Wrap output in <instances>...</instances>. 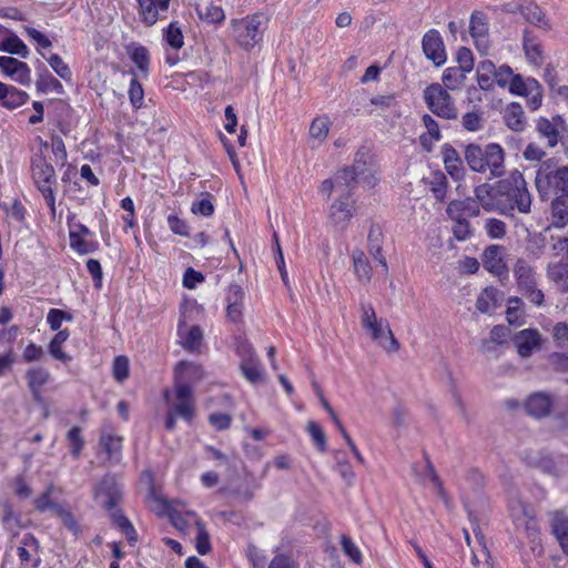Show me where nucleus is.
Returning <instances> with one entry per match:
<instances>
[{"mask_svg": "<svg viewBox=\"0 0 568 568\" xmlns=\"http://www.w3.org/2000/svg\"><path fill=\"white\" fill-rule=\"evenodd\" d=\"M430 191L434 193V196L438 201H444L446 196L447 189V179L442 172H437L433 174V178L429 182Z\"/></svg>", "mask_w": 568, "mask_h": 568, "instance_id": "52", "label": "nucleus"}, {"mask_svg": "<svg viewBox=\"0 0 568 568\" xmlns=\"http://www.w3.org/2000/svg\"><path fill=\"white\" fill-rule=\"evenodd\" d=\"M361 325L369 337L387 353H397L400 344L386 318L377 317L369 302H359Z\"/></svg>", "mask_w": 568, "mask_h": 568, "instance_id": "4", "label": "nucleus"}, {"mask_svg": "<svg viewBox=\"0 0 568 568\" xmlns=\"http://www.w3.org/2000/svg\"><path fill=\"white\" fill-rule=\"evenodd\" d=\"M53 489V485H49L44 493L34 499V507L37 510L43 513L48 509H51L53 510V513H55L57 508H59L60 505L53 503L50 499Z\"/></svg>", "mask_w": 568, "mask_h": 568, "instance_id": "53", "label": "nucleus"}, {"mask_svg": "<svg viewBox=\"0 0 568 568\" xmlns=\"http://www.w3.org/2000/svg\"><path fill=\"white\" fill-rule=\"evenodd\" d=\"M189 516L194 518L196 527V550L200 555H206L211 551L210 535L205 528L204 523L196 516L195 513H187Z\"/></svg>", "mask_w": 568, "mask_h": 568, "instance_id": "32", "label": "nucleus"}, {"mask_svg": "<svg viewBox=\"0 0 568 568\" xmlns=\"http://www.w3.org/2000/svg\"><path fill=\"white\" fill-rule=\"evenodd\" d=\"M0 520L2 526L8 531H11L13 535L18 532V529L21 527L20 518L14 514L13 507L10 501L1 500L0 501Z\"/></svg>", "mask_w": 568, "mask_h": 568, "instance_id": "30", "label": "nucleus"}, {"mask_svg": "<svg viewBox=\"0 0 568 568\" xmlns=\"http://www.w3.org/2000/svg\"><path fill=\"white\" fill-rule=\"evenodd\" d=\"M443 159L445 169L450 174V176L455 180L462 179L465 172L463 161L458 152L452 145H444Z\"/></svg>", "mask_w": 568, "mask_h": 568, "instance_id": "22", "label": "nucleus"}, {"mask_svg": "<svg viewBox=\"0 0 568 568\" xmlns=\"http://www.w3.org/2000/svg\"><path fill=\"white\" fill-rule=\"evenodd\" d=\"M423 51L425 55L432 60L437 67L446 61V52L442 37L437 30L427 31L422 41Z\"/></svg>", "mask_w": 568, "mask_h": 568, "instance_id": "13", "label": "nucleus"}, {"mask_svg": "<svg viewBox=\"0 0 568 568\" xmlns=\"http://www.w3.org/2000/svg\"><path fill=\"white\" fill-rule=\"evenodd\" d=\"M488 30L489 29L486 16L483 12H474L470 16L469 33L474 39L476 49L483 55H486L489 49Z\"/></svg>", "mask_w": 568, "mask_h": 568, "instance_id": "11", "label": "nucleus"}, {"mask_svg": "<svg viewBox=\"0 0 568 568\" xmlns=\"http://www.w3.org/2000/svg\"><path fill=\"white\" fill-rule=\"evenodd\" d=\"M513 272L520 293L537 285L536 272L527 260L518 258Z\"/></svg>", "mask_w": 568, "mask_h": 568, "instance_id": "18", "label": "nucleus"}, {"mask_svg": "<svg viewBox=\"0 0 568 568\" xmlns=\"http://www.w3.org/2000/svg\"><path fill=\"white\" fill-rule=\"evenodd\" d=\"M243 375L252 383H260L264 379L263 372L257 357L241 361Z\"/></svg>", "mask_w": 568, "mask_h": 568, "instance_id": "37", "label": "nucleus"}, {"mask_svg": "<svg viewBox=\"0 0 568 568\" xmlns=\"http://www.w3.org/2000/svg\"><path fill=\"white\" fill-rule=\"evenodd\" d=\"M306 429L315 443L320 452L324 453L327 450L326 436L322 427L314 420L307 423Z\"/></svg>", "mask_w": 568, "mask_h": 568, "instance_id": "49", "label": "nucleus"}, {"mask_svg": "<svg viewBox=\"0 0 568 568\" xmlns=\"http://www.w3.org/2000/svg\"><path fill=\"white\" fill-rule=\"evenodd\" d=\"M196 12L201 20L207 23H221L225 19L224 11L221 7L215 4L199 6Z\"/></svg>", "mask_w": 568, "mask_h": 568, "instance_id": "36", "label": "nucleus"}, {"mask_svg": "<svg viewBox=\"0 0 568 568\" xmlns=\"http://www.w3.org/2000/svg\"><path fill=\"white\" fill-rule=\"evenodd\" d=\"M519 12L525 20L531 24L541 27L545 20V14L541 9L534 2H528L519 7Z\"/></svg>", "mask_w": 568, "mask_h": 568, "instance_id": "42", "label": "nucleus"}, {"mask_svg": "<svg viewBox=\"0 0 568 568\" xmlns=\"http://www.w3.org/2000/svg\"><path fill=\"white\" fill-rule=\"evenodd\" d=\"M354 211V202H349L346 196H341L331 205L329 219L336 227L345 230Z\"/></svg>", "mask_w": 568, "mask_h": 568, "instance_id": "16", "label": "nucleus"}, {"mask_svg": "<svg viewBox=\"0 0 568 568\" xmlns=\"http://www.w3.org/2000/svg\"><path fill=\"white\" fill-rule=\"evenodd\" d=\"M464 156L468 166L475 172L484 173L489 170L494 178L504 174L505 153L497 143H489L484 149L470 143L465 146Z\"/></svg>", "mask_w": 568, "mask_h": 568, "instance_id": "5", "label": "nucleus"}, {"mask_svg": "<svg viewBox=\"0 0 568 568\" xmlns=\"http://www.w3.org/2000/svg\"><path fill=\"white\" fill-rule=\"evenodd\" d=\"M555 405V396L546 392H536L527 397L524 407L525 412L537 419L550 415Z\"/></svg>", "mask_w": 568, "mask_h": 568, "instance_id": "10", "label": "nucleus"}, {"mask_svg": "<svg viewBox=\"0 0 568 568\" xmlns=\"http://www.w3.org/2000/svg\"><path fill=\"white\" fill-rule=\"evenodd\" d=\"M505 248L501 245H489L486 247L483 254L484 267L497 275L507 276L508 268L504 261Z\"/></svg>", "mask_w": 568, "mask_h": 568, "instance_id": "14", "label": "nucleus"}, {"mask_svg": "<svg viewBox=\"0 0 568 568\" xmlns=\"http://www.w3.org/2000/svg\"><path fill=\"white\" fill-rule=\"evenodd\" d=\"M551 224L562 229L568 224V196L551 197Z\"/></svg>", "mask_w": 568, "mask_h": 568, "instance_id": "27", "label": "nucleus"}, {"mask_svg": "<svg viewBox=\"0 0 568 568\" xmlns=\"http://www.w3.org/2000/svg\"><path fill=\"white\" fill-rule=\"evenodd\" d=\"M462 125L465 130L476 132L483 129L484 113L480 110L467 112L462 118Z\"/></svg>", "mask_w": 568, "mask_h": 568, "instance_id": "47", "label": "nucleus"}, {"mask_svg": "<svg viewBox=\"0 0 568 568\" xmlns=\"http://www.w3.org/2000/svg\"><path fill=\"white\" fill-rule=\"evenodd\" d=\"M358 175L359 174L356 173V170L354 171L349 166H346L334 174L333 178L336 183V190L341 192V196H351Z\"/></svg>", "mask_w": 568, "mask_h": 568, "instance_id": "24", "label": "nucleus"}, {"mask_svg": "<svg viewBox=\"0 0 568 568\" xmlns=\"http://www.w3.org/2000/svg\"><path fill=\"white\" fill-rule=\"evenodd\" d=\"M509 306L506 311L507 322L511 325H521L524 323V312L521 310V300L519 297H509Z\"/></svg>", "mask_w": 568, "mask_h": 568, "instance_id": "45", "label": "nucleus"}, {"mask_svg": "<svg viewBox=\"0 0 568 568\" xmlns=\"http://www.w3.org/2000/svg\"><path fill=\"white\" fill-rule=\"evenodd\" d=\"M68 329L59 331L49 344V353L51 356L62 363L71 361V356L62 351V344L69 338Z\"/></svg>", "mask_w": 568, "mask_h": 568, "instance_id": "33", "label": "nucleus"}, {"mask_svg": "<svg viewBox=\"0 0 568 568\" xmlns=\"http://www.w3.org/2000/svg\"><path fill=\"white\" fill-rule=\"evenodd\" d=\"M545 248L546 239L541 234L535 235L528 241L527 252L535 260H538L542 256Z\"/></svg>", "mask_w": 568, "mask_h": 568, "instance_id": "56", "label": "nucleus"}, {"mask_svg": "<svg viewBox=\"0 0 568 568\" xmlns=\"http://www.w3.org/2000/svg\"><path fill=\"white\" fill-rule=\"evenodd\" d=\"M50 373L42 366L31 367L26 373L29 388H41L50 381Z\"/></svg>", "mask_w": 568, "mask_h": 568, "instance_id": "39", "label": "nucleus"}, {"mask_svg": "<svg viewBox=\"0 0 568 568\" xmlns=\"http://www.w3.org/2000/svg\"><path fill=\"white\" fill-rule=\"evenodd\" d=\"M500 297V292L494 287H486L477 297L476 307L481 313H487L491 307H496Z\"/></svg>", "mask_w": 568, "mask_h": 568, "instance_id": "35", "label": "nucleus"}, {"mask_svg": "<svg viewBox=\"0 0 568 568\" xmlns=\"http://www.w3.org/2000/svg\"><path fill=\"white\" fill-rule=\"evenodd\" d=\"M48 62L50 67L53 69V71L64 81H71L72 79V72L67 63L62 60V58L59 54H51L50 58H48Z\"/></svg>", "mask_w": 568, "mask_h": 568, "instance_id": "51", "label": "nucleus"}, {"mask_svg": "<svg viewBox=\"0 0 568 568\" xmlns=\"http://www.w3.org/2000/svg\"><path fill=\"white\" fill-rule=\"evenodd\" d=\"M166 42L173 49H181L184 44V38L178 22H171L164 33Z\"/></svg>", "mask_w": 568, "mask_h": 568, "instance_id": "50", "label": "nucleus"}, {"mask_svg": "<svg viewBox=\"0 0 568 568\" xmlns=\"http://www.w3.org/2000/svg\"><path fill=\"white\" fill-rule=\"evenodd\" d=\"M178 335L181 346L187 352H200L203 342V331L199 325L186 326L185 322L180 320Z\"/></svg>", "mask_w": 568, "mask_h": 568, "instance_id": "15", "label": "nucleus"}, {"mask_svg": "<svg viewBox=\"0 0 568 568\" xmlns=\"http://www.w3.org/2000/svg\"><path fill=\"white\" fill-rule=\"evenodd\" d=\"M140 8V17L146 26H153L160 19V10L155 0H136Z\"/></svg>", "mask_w": 568, "mask_h": 568, "instance_id": "34", "label": "nucleus"}, {"mask_svg": "<svg viewBox=\"0 0 568 568\" xmlns=\"http://www.w3.org/2000/svg\"><path fill=\"white\" fill-rule=\"evenodd\" d=\"M112 373L115 381L124 382L129 377V359L126 356H116L112 364Z\"/></svg>", "mask_w": 568, "mask_h": 568, "instance_id": "54", "label": "nucleus"}, {"mask_svg": "<svg viewBox=\"0 0 568 568\" xmlns=\"http://www.w3.org/2000/svg\"><path fill=\"white\" fill-rule=\"evenodd\" d=\"M455 223L453 225V234L456 240L465 241L470 237L471 230L470 225L466 217L459 220H453Z\"/></svg>", "mask_w": 568, "mask_h": 568, "instance_id": "63", "label": "nucleus"}, {"mask_svg": "<svg viewBox=\"0 0 568 568\" xmlns=\"http://www.w3.org/2000/svg\"><path fill=\"white\" fill-rule=\"evenodd\" d=\"M352 258L357 281L362 284H368L372 280L373 268L366 254L357 248L352 252Z\"/></svg>", "mask_w": 568, "mask_h": 568, "instance_id": "23", "label": "nucleus"}, {"mask_svg": "<svg viewBox=\"0 0 568 568\" xmlns=\"http://www.w3.org/2000/svg\"><path fill=\"white\" fill-rule=\"evenodd\" d=\"M523 49L529 63L537 67L542 64L544 50L541 43L529 30L524 31Z\"/></svg>", "mask_w": 568, "mask_h": 568, "instance_id": "20", "label": "nucleus"}, {"mask_svg": "<svg viewBox=\"0 0 568 568\" xmlns=\"http://www.w3.org/2000/svg\"><path fill=\"white\" fill-rule=\"evenodd\" d=\"M514 343L521 357H529L540 346L541 336L537 329L526 328L515 335Z\"/></svg>", "mask_w": 568, "mask_h": 568, "instance_id": "19", "label": "nucleus"}, {"mask_svg": "<svg viewBox=\"0 0 568 568\" xmlns=\"http://www.w3.org/2000/svg\"><path fill=\"white\" fill-rule=\"evenodd\" d=\"M329 130V121L327 118H316L313 120L310 126V135L311 138L317 140L318 142H323Z\"/></svg>", "mask_w": 568, "mask_h": 568, "instance_id": "48", "label": "nucleus"}, {"mask_svg": "<svg viewBox=\"0 0 568 568\" xmlns=\"http://www.w3.org/2000/svg\"><path fill=\"white\" fill-rule=\"evenodd\" d=\"M485 230L491 239H503L506 235V224L498 219L486 220Z\"/></svg>", "mask_w": 568, "mask_h": 568, "instance_id": "59", "label": "nucleus"}, {"mask_svg": "<svg viewBox=\"0 0 568 568\" xmlns=\"http://www.w3.org/2000/svg\"><path fill=\"white\" fill-rule=\"evenodd\" d=\"M383 231L378 224L372 223L367 235V250L375 261L382 266L385 274L388 273V264L383 254Z\"/></svg>", "mask_w": 568, "mask_h": 568, "instance_id": "17", "label": "nucleus"}, {"mask_svg": "<svg viewBox=\"0 0 568 568\" xmlns=\"http://www.w3.org/2000/svg\"><path fill=\"white\" fill-rule=\"evenodd\" d=\"M547 277L561 292H568V261H558L547 265Z\"/></svg>", "mask_w": 568, "mask_h": 568, "instance_id": "21", "label": "nucleus"}, {"mask_svg": "<svg viewBox=\"0 0 568 568\" xmlns=\"http://www.w3.org/2000/svg\"><path fill=\"white\" fill-rule=\"evenodd\" d=\"M0 50L11 54H17L23 59L29 55L27 45L18 36L13 33H10V36L2 41Z\"/></svg>", "mask_w": 568, "mask_h": 568, "instance_id": "38", "label": "nucleus"}, {"mask_svg": "<svg viewBox=\"0 0 568 568\" xmlns=\"http://www.w3.org/2000/svg\"><path fill=\"white\" fill-rule=\"evenodd\" d=\"M176 403L173 405V410L178 416L186 422H192L194 416V403L192 397V387L189 384L178 382L175 384Z\"/></svg>", "mask_w": 568, "mask_h": 568, "instance_id": "12", "label": "nucleus"}, {"mask_svg": "<svg viewBox=\"0 0 568 568\" xmlns=\"http://www.w3.org/2000/svg\"><path fill=\"white\" fill-rule=\"evenodd\" d=\"M230 24L236 44L245 51H251L263 40L267 18L257 12L241 19H232Z\"/></svg>", "mask_w": 568, "mask_h": 568, "instance_id": "6", "label": "nucleus"}, {"mask_svg": "<svg viewBox=\"0 0 568 568\" xmlns=\"http://www.w3.org/2000/svg\"><path fill=\"white\" fill-rule=\"evenodd\" d=\"M427 108L437 116L454 120L457 109L452 95L439 83L429 84L423 93Z\"/></svg>", "mask_w": 568, "mask_h": 568, "instance_id": "8", "label": "nucleus"}, {"mask_svg": "<svg viewBox=\"0 0 568 568\" xmlns=\"http://www.w3.org/2000/svg\"><path fill=\"white\" fill-rule=\"evenodd\" d=\"M566 129L565 121L559 115L551 119L539 118L536 121V131L541 139H546L548 148H555L562 139L561 133Z\"/></svg>", "mask_w": 568, "mask_h": 568, "instance_id": "9", "label": "nucleus"}, {"mask_svg": "<svg viewBox=\"0 0 568 568\" xmlns=\"http://www.w3.org/2000/svg\"><path fill=\"white\" fill-rule=\"evenodd\" d=\"M28 98L29 95L24 91L18 90L12 85H8L7 92L3 94L1 101L3 106L8 109H16L22 105Z\"/></svg>", "mask_w": 568, "mask_h": 568, "instance_id": "41", "label": "nucleus"}, {"mask_svg": "<svg viewBox=\"0 0 568 568\" xmlns=\"http://www.w3.org/2000/svg\"><path fill=\"white\" fill-rule=\"evenodd\" d=\"M95 499L110 513L112 523L125 535L130 542L136 541V531L131 521L116 508L122 499V486L115 476L103 477L95 490Z\"/></svg>", "mask_w": 568, "mask_h": 568, "instance_id": "2", "label": "nucleus"}, {"mask_svg": "<svg viewBox=\"0 0 568 568\" xmlns=\"http://www.w3.org/2000/svg\"><path fill=\"white\" fill-rule=\"evenodd\" d=\"M341 545L344 554L348 556L355 564L362 562V552L349 537L343 535L341 538Z\"/></svg>", "mask_w": 568, "mask_h": 568, "instance_id": "60", "label": "nucleus"}, {"mask_svg": "<svg viewBox=\"0 0 568 568\" xmlns=\"http://www.w3.org/2000/svg\"><path fill=\"white\" fill-rule=\"evenodd\" d=\"M466 80V72L457 67L447 68L443 73V82L450 90L460 89Z\"/></svg>", "mask_w": 568, "mask_h": 568, "instance_id": "40", "label": "nucleus"}, {"mask_svg": "<svg viewBox=\"0 0 568 568\" xmlns=\"http://www.w3.org/2000/svg\"><path fill=\"white\" fill-rule=\"evenodd\" d=\"M477 204L479 203L485 211H497L496 184H480L475 189Z\"/></svg>", "mask_w": 568, "mask_h": 568, "instance_id": "28", "label": "nucleus"}, {"mask_svg": "<svg viewBox=\"0 0 568 568\" xmlns=\"http://www.w3.org/2000/svg\"><path fill=\"white\" fill-rule=\"evenodd\" d=\"M129 98L134 108H140L143 102L144 91L141 83L133 78L130 83Z\"/></svg>", "mask_w": 568, "mask_h": 568, "instance_id": "64", "label": "nucleus"}, {"mask_svg": "<svg viewBox=\"0 0 568 568\" xmlns=\"http://www.w3.org/2000/svg\"><path fill=\"white\" fill-rule=\"evenodd\" d=\"M497 212L513 216L515 209L519 213L528 214L531 210V195L524 175L514 170L509 175L496 183Z\"/></svg>", "mask_w": 568, "mask_h": 568, "instance_id": "1", "label": "nucleus"}, {"mask_svg": "<svg viewBox=\"0 0 568 568\" xmlns=\"http://www.w3.org/2000/svg\"><path fill=\"white\" fill-rule=\"evenodd\" d=\"M457 62L460 70L466 73L470 72L474 68V57L468 48L462 47L457 51Z\"/></svg>", "mask_w": 568, "mask_h": 568, "instance_id": "62", "label": "nucleus"}, {"mask_svg": "<svg viewBox=\"0 0 568 568\" xmlns=\"http://www.w3.org/2000/svg\"><path fill=\"white\" fill-rule=\"evenodd\" d=\"M505 124L515 132L524 131L526 126V118L524 110L518 103H510L504 112Z\"/></svg>", "mask_w": 568, "mask_h": 568, "instance_id": "26", "label": "nucleus"}, {"mask_svg": "<svg viewBox=\"0 0 568 568\" xmlns=\"http://www.w3.org/2000/svg\"><path fill=\"white\" fill-rule=\"evenodd\" d=\"M31 171L33 181L38 190L43 195L45 203L51 209L52 213L55 212V194L54 186L57 185V175L54 168L49 163L43 154L36 153L31 159Z\"/></svg>", "mask_w": 568, "mask_h": 568, "instance_id": "7", "label": "nucleus"}, {"mask_svg": "<svg viewBox=\"0 0 568 568\" xmlns=\"http://www.w3.org/2000/svg\"><path fill=\"white\" fill-rule=\"evenodd\" d=\"M71 314L58 308H51L47 315V322L52 331H61L62 321H71Z\"/></svg>", "mask_w": 568, "mask_h": 568, "instance_id": "58", "label": "nucleus"}, {"mask_svg": "<svg viewBox=\"0 0 568 568\" xmlns=\"http://www.w3.org/2000/svg\"><path fill=\"white\" fill-rule=\"evenodd\" d=\"M126 51L130 59L134 62L142 75L146 77L150 65L149 50L141 44L131 43L128 45Z\"/></svg>", "mask_w": 568, "mask_h": 568, "instance_id": "29", "label": "nucleus"}, {"mask_svg": "<svg viewBox=\"0 0 568 568\" xmlns=\"http://www.w3.org/2000/svg\"><path fill=\"white\" fill-rule=\"evenodd\" d=\"M204 375L202 367L191 362H180L175 367V384L182 382L189 384V382H197Z\"/></svg>", "mask_w": 568, "mask_h": 568, "instance_id": "25", "label": "nucleus"}, {"mask_svg": "<svg viewBox=\"0 0 568 568\" xmlns=\"http://www.w3.org/2000/svg\"><path fill=\"white\" fill-rule=\"evenodd\" d=\"M122 438L120 436H113L111 434L103 433L100 438V445L108 454L109 458L118 457L121 450Z\"/></svg>", "mask_w": 568, "mask_h": 568, "instance_id": "46", "label": "nucleus"}, {"mask_svg": "<svg viewBox=\"0 0 568 568\" xmlns=\"http://www.w3.org/2000/svg\"><path fill=\"white\" fill-rule=\"evenodd\" d=\"M191 211L194 214H201L203 216H211L214 212V206L211 201V195L209 193H206L204 197L194 202L192 204Z\"/></svg>", "mask_w": 568, "mask_h": 568, "instance_id": "61", "label": "nucleus"}, {"mask_svg": "<svg viewBox=\"0 0 568 568\" xmlns=\"http://www.w3.org/2000/svg\"><path fill=\"white\" fill-rule=\"evenodd\" d=\"M81 432H82V429L79 426H74L67 434V438L72 446L71 454L75 458L79 457L80 452L84 445V440L81 436Z\"/></svg>", "mask_w": 568, "mask_h": 568, "instance_id": "57", "label": "nucleus"}, {"mask_svg": "<svg viewBox=\"0 0 568 568\" xmlns=\"http://www.w3.org/2000/svg\"><path fill=\"white\" fill-rule=\"evenodd\" d=\"M551 527L562 550L568 555V519L561 516H556Z\"/></svg>", "mask_w": 568, "mask_h": 568, "instance_id": "43", "label": "nucleus"}, {"mask_svg": "<svg viewBox=\"0 0 568 568\" xmlns=\"http://www.w3.org/2000/svg\"><path fill=\"white\" fill-rule=\"evenodd\" d=\"M535 186L540 200L568 196V165L555 159L542 161L536 172Z\"/></svg>", "mask_w": 568, "mask_h": 568, "instance_id": "3", "label": "nucleus"}, {"mask_svg": "<svg viewBox=\"0 0 568 568\" xmlns=\"http://www.w3.org/2000/svg\"><path fill=\"white\" fill-rule=\"evenodd\" d=\"M497 69L493 61H481L477 67V82L480 89L489 90L493 88Z\"/></svg>", "mask_w": 568, "mask_h": 568, "instance_id": "31", "label": "nucleus"}, {"mask_svg": "<svg viewBox=\"0 0 568 568\" xmlns=\"http://www.w3.org/2000/svg\"><path fill=\"white\" fill-rule=\"evenodd\" d=\"M37 89L41 92H55L58 94L63 92V87L59 80L52 77L47 70L41 73L37 80Z\"/></svg>", "mask_w": 568, "mask_h": 568, "instance_id": "44", "label": "nucleus"}, {"mask_svg": "<svg viewBox=\"0 0 568 568\" xmlns=\"http://www.w3.org/2000/svg\"><path fill=\"white\" fill-rule=\"evenodd\" d=\"M551 333L557 347L568 351V324L565 322L555 324Z\"/></svg>", "mask_w": 568, "mask_h": 568, "instance_id": "55", "label": "nucleus"}]
</instances>
